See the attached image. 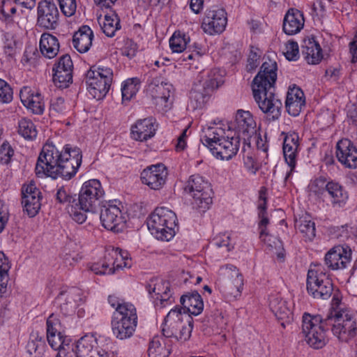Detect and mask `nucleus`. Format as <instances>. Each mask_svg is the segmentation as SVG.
<instances>
[{"instance_id": "21", "label": "nucleus", "mask_w": 357, "mask_h": 357, "mask_svg": "<svg viewBox=\"0 0 357 357\" xmlns=\"http://www.w3.org/2000/svg\"><path fill=\"white\" fill-rule=\"evenodd\" d=\"M146 289L154 298L156 307H165L172 302L170 284L168 281L162 280H153L147 284Z\"/></svg>"}, {"instance_id": "22", "label": "nucleus", "mask_w": 357, "mask_h": 357, "mask_svg": "<svg viewBox=\"0 0 357 357\" xmlns=\"http://www.w3.org/2000/svg\"><path fill=\"white\" fill-rule=\"evenodd\" d=\"M61 312L65 315L73 314L77 307L82 303V292L79 289L71 287L61 291L56 298Z\"/></svg>"}, {"instance_id": "13", "label": "nucleus", "mask_w": 357, "mask_h": 357, "mask_svg": "<svg viewBox=\"0 0 357 357\" xmlns=\"http://www.w3.org/2000/svg\"><path fill=\"white\" fill-rule=\"evenodd\" d=\"M227 23L225 10L213 6L205 11L201 27L204 33L213 36L223 32Z\"/></svg>"}, {"instance_id": "61", "label": "nucleus", "mask_w": 357, "mask_h": 357, "mask_svg": "<svg viewBox=\"0 0 357 357\" xmlns=\"http://www.w3.org/2000/svg\"><path fill=\"white\" fill-rule=\"evenodd\" d=\"M298 45L295 41H289L286 45L285 57L289 61H296L298 59Z\"/></svg>"}, {"instance_id": "28", "label": "nucleus", "mask_w": 357, "mask_h": 357, "mask_svg": "<svg viewBox=\"0 0 357 357\" xmlns=\"http://www.w3.org/2000/svg\"><path fill=\"white\" fill-rule=\"evenodd\" d=\"M22 104L35 114H41L44 111V102L40 93L24 86L20 92Z\"/></svg>"}, {"instance_id": "9", "label": "nucleus", "mask_w": 357, "mask_h": 357, "mask_svg": "<svg viewBox=\"0 0 357 357\" xmlns=\"http://www.w3.org/2000/svg\"><path fill=\"white\" fill-rule=\"evenodd\" d=\"M306 285L308 294L317 301L328 300L334 289L331 279L324 272L321 266L310 268Z\"/></svg>"}, {"instance_id": "4", "label": "nucleus", "mask_w": 357, "mask_h": 357, "mask_svg": "<svg viewBox=\"0 0 357 357\" xmlns=\"http://www.w3.org/2000/svg\"><path fill=\"white\" fill-rule=\"evenodd\" d=\"M192 328V317L185 312H182L179 307H176L165 317L161 331L167 339L174 338L176 341L185 342L191 337Z\"/></svg>"}, {"instance_id": "36", "label": "nucleus", "mask_w": 357, "mask_h": 357, "mask_svg": "<svg viewBox=\"0 0 357 357\" xmlns=\"http://www.w3.org/2000/svg\"><path fill=\"white\" fill-rule=\"evenodd\" d=\"M40 51L47 59L54 58L59 51V43L56 37L50 33H43L40 39Z\"/></svg>"}, {"instance_id": "32", "label": "nucleus", "mask_w": 357, "mask_h": 357, "mask_svg": "<svg viewBox=\"0 0 357 357\" xmlns=\"http://www.w3.org/2000/svg\"><path fill=\"white\" fill-rule=\"evenodd\" d=\"M93 33L87 25L82 26L73 35V45L80 53L88 52L92 45Z\"/></svg>"}, {"instance_id": "15", "label": "nucleus", "mask_w": 357, "mask_h": 357, "mask_svg": "<svg viewBox=\"0 0 357 357\" xmlns=\"http://www.w3.org/2000/svg\"><path fill=\"white\" fill-rule=\"evenodd\" d=\"M352 251L347 245H337L325 255L324 264L332 271L344 269L350 264Z\"/></svg>"}, {"instance_id": "2", "label": "nucleus", "mask_w": 357, "mask_h": 357, "mask_svg": "<svg viewBox=\"0 0 357 357\" xmlns=\"http://www.w3.org/2000/svg\"><path fill=\"white\" fill-rule=\"evenodd\" d=\"M277 63L268 59L263 63L252 83V90L259 108L272 120L281 114L282 102L276 96L275 84L277 79Z\"/></svg>"}, {"instance_id": "31", "label": "nucleus", "mask_w": 357, "mask_h": 357, "mask_svg": "<svg viewBox=\"0 0 357 357\" xmlns=\"http://www.w3.org/2000/svg\"><path fill=\"white\" fill-rule=\"evenodd\" d=\"M183 305L182 312H185L190 315H198L204 309V303L200 294L195 291L183 295L180 299Z\"/></svg>"}, {"instance_id": "12", "label": "nucleus", "mask_w": 357, "mask_h": 357, "mask_svg": "<svg viewBox=\"0 0 357 357\" xmlns=\"http://www.w3.org/2000/svg\"><path fill=\"white\" fill-rule=\"evenodd\" d=\"M222 84L218 78H209L203 84H195L190 93V105L193 109H201L209 100L215 89Z\"/></svg>"}, {"instance_id": "39", "label": "nucleus", "mask_w": 357, "mask_h": 357, "mask_svg": "<svg viewBox=\"0 0 357 357\" xmlns=\"http://www.w3.org/2000/svg\"><path fill=\"white\" fill-rule=\"evenodd\" d=\"M301 50L308 63L317 64L323 57L321 48L314 39L305 41V45H302Z\"/></svg>"}, {"instance_id": "5", "label": "nucleus", "mask_w": 357, "mask_h": 357, "mask_svg": "<svg viewBox=\"0 0 357 357\" xmlns=\"http://www.w3.org/2000/svg\"><path fill=\"white\" fill-rule=\"evenodd\" d=\"M333 324L332 317L328 316L323 319L320 315H311L304 313L302 320V333L306 342L312 348L318 349L324 347L327 342V331Z\"/></svg>"}, {"instance_id": "18", "label": "nucleus", "mask_w": 357, "mask_h": 357, "mask_svg": "<svg viewBox=\"0 0 357 357\" xmlns=\"http://www.w3.org/2000/svg\"><path fill=\"white\" fill-rule=\"evenodd\" d=\"M167 169L162 163L152 165L145 168L141 173L142 182L151 189L160 190L166 183Z\"/></svg>"}, {"instance_id": "50", "label": "nucleus", "mask_w": 357, "mask_h": 357, "mask_svg": "<svg viewBox=\"0 0 357 357\" xmlns=\"http://www.w3.org/2000/svg\"><path fill=\"white\" fill-rule=\"evenodd\" d=\"M188 48L189 50L185 52L181 58L183 61L196 59H198L205 54L204 47L199 43L195 42L192 45H190Z\"/></svg>"}, {"instance_id": "54", "label": "nucleus", "mask_w": 357, "mask_h": 357, "mask_svg": "<svg viewBox=\"0 0 357 357\" xmlns=\"http://www.w3.org/2000/svg\"><path fill=\"white\" fill-rule=\"evenodd\" d=\"M211 244L218 248H225L227 252L234 248L233 245L231 243L230 236L228 234L218 235L213 238Z\"/></svg>"}, {"instance_id": "47", "label": "nucleus", "mask_w": 357, "mask_h": 357, "mask_svg": "<svg viewBox=\"0 0 357 357\" xmlns=\"http://www.w3.org/2000/svg\"><path fill=\"white\" fill-rule=\"evenodd\" d=\"M112 318L121 320L137 321V314L136 307L133 304L126 302L114 312Z\"/></svg>"}, {"instance_id": "40", "label": "nucleus", "mask_w": 357, "mask_h": 357, "mask_svg": "<svg viewBox=\"0 0 357 357\" xmlns=\"http://www.w3.org/2000/svg\"><path fill=\"white\" fill-rule=\"evenodd\" d=\"M296 227L303 234L305 241H311L315 237V224L310 217L303 216L296 220Z\"/></svg>"}, {"instance_id": "1", "label": "nucleus", "mask_w": 357, "mask_h": 357, "mask_svg": "<svg viewBox=\"0 0 357 357\" xmlns=\"http://www.w3.org/2000/svg\"><path fill=\"white\" fill-rule=\"evenodd\" d=\"M82 155L79 148L66 144L59 151L54 144H45L38 156L35 172L38 177L71 179L82 164Z\"/></svg>"}, {"instance_id": "51", "label": "nucleus", "mask_w": 357, "mask_h": 357, "mask_svg": "<svg viewBox=\"0 0 357 357\" xmlns=\"http://www.w3.org/2000/svg\"><path fill=\"white\" fill-rule=\"evenodd\" d=\"M75 197L76 195H72L70 192L64 187L59 188L56 194V199L59 203L66 204L70 207L77 202Z\"/></svg>"}, {"instance_id": "53", "label": "nucleus", "mask_w": 357, "mask_h": 357, "mask_svg": "<svg viewBox=\"0 0 357 357\" xmlns=\"http://www.w3.org/2000/svg\"><path fill=\"white\" fill-rule=\"evenodd\" d=\"M0 13L2 15L1 20L6 22L13 21V15L16 13V7L10 0H3L0 7Z\"/></svg>"}, {"instance_id": "38", "label": "nucleus", "mask_w": 357, "mask_h": 357, "mask_svg": "<svg viewBox=\"0 0 357 357\" xmlns=\"http://www.w3.org/2000/svg\"><path fill=\"white\" fill-rule=\"evenodd\" d=\"M96 340L92 335H86L81 337L75 346L78 357H93L97 351Z\"/></svg>"}, {"instance_id": "35", "label": "nucleus", "mask_w": 357, "mask_h": 357, "mask_svg": "<svg viewBox=\"0 0 357 357\" xmlns=\"http://www.w3.org/2000/svg\"><path fill=\"white\" fill-rule=\"evenodd\" d=\"M227 268L232 272L231 277L234 279L227 282L225 287V292L228 297L236 299L241 294L243 286V276L233 265L227 266Z\"/></svg>"}, {"instance_id": "49", "label": "nucleus", "mask_w": 357, "mask_h": 357, "mask_svg": "<svg viewBox=\"0 0 357 357\" xmlns=\"http://www.w3.org/2000/svg\"><path fill=\"white\" fill-rule=\"evenodd\" d=\"M261 240L267 245L270 250H275L278 258L284 259V250L283 248V243L279 238L266 234Z\"/></svg>"}, {"instance_id": "62", "label": "nucleus", "mask_w": 357, "mask_h": 357, "mask_svg": "<svg viewBox=\"0 0 357 357\" xmlns=\"http://www.w3.org/2000/svg\"><path fill=\"white\" fill-rule=\"evenodd\" d=\"M68 109L64 99L61 97H57L52 100L50 105L52 112H54L58 114H64Z\"/></svg>"}, {"instance_id": "19", "label": "nucleus", "mask_w": 357, "mask_h": 357, "mask_svg": "<svg viewBox=\"0 0 357 357\" xmlns=\"http://www.w3.org/2000/svg\"><path fill=\"white\" fill-rule=\"evenodd\" d=\"M73 64L68 54L61 56L53 68V82L59 88H66L73 82Z\"/></svg>"}, {"instance_id": "23", "label": "nucleus", "mask_w": 357, "mask_h": 357, "mask_svg": "<svg viewBox=\"0 0 357 357\" xmlns=\"http://www.w3.org/2000/svg\"><path fill=\"white\" fill-rule=\"evenodd\" d=\"M269 307L282 327L289 324L293 320V313L288 307L286 301L278 294H272L269 296Z\"/></svg>"}, {"instance_id": "3", "label": "nucleus", "mask_w": 357, "mask_h": 357, "mask_svg": "<svg viewBox=\"0 0 357 357\" xmlns=\"http://www.w3.org/2000/svg\"><path fill=\"white\" fill-rule=\"evenodd\" d=\"M200 140L215 158L226 160L237 154L241 144L240 136L234 135L231 127L227 130L217 126L204 127Z\"/></svg>"}, {"instance_id": "43", "label": "nucleus", "mask_w": 357, "mask_h": 357, "mask_svg": "<svg viewBox=\"0 0 357 357\" xmlns=\"http://www.w3.org/2000/svg\"><path fill=\"white\" fill-rule=\"evenodd\" d=\"M190 37L185 33L175 31L169 39V46L174 53L183 52L190 43Z\"/></svg>"}, {"instance_id": "55", "label": "nucleus", "mask_w": 357, "mask_h": 357, "mask_svg": "<svg viewBox=\"0 0 357 357\" xmlns=\"http://www.w3.org/2000/svg\"><path fill=\"white\" fill-rule=\"evenodd\" d=\"M13 90L3 79H0V102L9 103L13 100Z\"/></svg>"}, {"instance_id": "44", "label": "nucleus", "mask_w": 357, "mask_h": 357, "mask_svg": "<svg viewBox=\"0 0 357 357\" xmlns=\"http://www.w3.org/2000/svg\"><path fill=\"white\" fill-rule=\"evenodd\" d=\"M140 87L139 79L137 77L128 79L121 86L123 102L130 100L135 96Z\"/></svg>"}, {"instance_id": "11", "label": "nucleus", "mask_w": 357, "mask_h": 357, "mask_svg": "<svg viewBox=\"0 0 357 357\" xmlns=\"http://www.w3.org/2000/svg\"><path fill=\"white\" fill-rule=\"evenodd\" d=\"M104 195L105 191L98 179L89 180L82 186L77 205L84 211L94 213Z\"/></svg>"}, {"instance_id": "7", "label": "nucleus", "mask_w": 357, "mask_h": 357, "mask_svg": "<svg viewBox=\"0 0 357 357\" xmlns=\"http://www.w3.org/2000/svg\"><path fill=\"white\" fill-rule=\"evenodd\" d=\"M185 192L192 198L194 208L205 211L212 204L213 190L210 183L199 174L192 175L184 188Z\"/></svg>"}, {"instance_id": "8", "label": "nucleus", "mask_w": 357, "mask_h": 357, "mask_svg": "<svg viewBox=\"0 0 357 357\" xmlns=\"http://www.w3.org/2000/svg\"><path fill=\"white\" fill-rule=\"evenodd\" d=\"M333 324H330L333 334L340 341L347 342L357 335V314L348 309H340L331 313Z\"/></svg>"}, {"instance_id": "26", "label": "nucleus", "mask_w": 357, "mask_h": 357, "mask_svg": "<svg viewBox=\"0 0 357 357\" xmlns=\"http://www.w3.org/2000/svg\"><path fill=\"white\" fill-rule=\"evenodd\" d=\"M156 128L157 125L153 118L139 119L131 127V137L137 141H147L155 135Z\"/></svg>"}, {"instance_id": "6", "label": "nucleus", "mask_w": 357, "mask_h": 357, "mask_svg": "<svg viewBox=\"0 0 357 357\" xmlns=\"http://www.w3.org/2000/svg\"><path fill=\"white\" fill-rule=\"evenodd\" d=\"M147 227L157 239L169 241L178 229L176 213L165 207L157 208L147 220Z\"/></svg>"}, {"instance_id": "48", "label": "nucleus", "mask_w": 357, "mask_h": 357, "mask_svg": "<svg viewBox=\"0 0 357 357\" xmlns=\"http://www.w3.org/2000/svg\"><path fill=\"white\" fill-rule=\"evenodd\" d=\"M18 132L26 139H33L37 136L34 123L28 119H22L18 123Z\"/></svg>"}, {"instance_id": "42", "label": "nucleus", "mask_w": 357, "mask_h": 357, "mask_svg": "<svg viewBox=\"0 0 357 357\" xmlns=\"http://www.w3.org/2000/svg\"><path fill=\"white\" fill-rule=\"evenodd\" d=\"M116 254L114 251H106L102 263H96L91 265V270L97 275L112 274V268L109 266V262H114L112 259L116 258Z\"/></svg>"}, {"instance_id": "41", "label": "nucleus", "mask_w": 357, "mask_h": 357, "mask_svg": "<svg viewBox=\"0 0 357 357\" xmlns=\"http://www.w3.org/2000/svg\"><path fill=\"white\" fill-rule=\"evenodd\" d=\"M45 344L37 333H32L26 344V351L31 357H41L45 351Z\"/></svg>"}, {"instance_id": "16", "label": "nucleus", "mask_w": 357, "mask_h": 357, "mask_svg": "<svg viewBox=\"0 0 357 357\" xmlns=\"http://www.w3.org/2000/svg\"><path fill=\"white\" fill-rule=\"evenodd\" d=\"M37 10V24L40 27L52 30L58 26L59 12L54 2L43 0L39 2Z\"/></svg>"}, {"instance_id": "52", "label": "nucleus", "mask_w": 357, "mask_h": 357, "mask_svg": "<svg viewBox=\"0 0 357 357\" xmlns=\"http://www.w3.org/2000/svg\"><path fill=\"white\" fill-rule=\"evenodd\" d=\"M327 187L328 181L321 176L314 179L310 185V191L317 197H326Z\"/></svg>"}, {"instance_id": "56", "label": "nucleus", "mask_w": 357, "mask_h": 357, "mask_svg": "<svg viewBox=\"0 0 357 357\" xmlns=\"http://www.w3.org/2000/svg\"><path fill=\"white\" fill-rule=\"evenodd\" d=\"M63 14L66 17L73 16L77 9L76 0H57Z\"/></svg>"}, {"instance_id": "59", "label": "nucleus", "mask_w": 357, "mask_h": 357, "mask_svg": "<svg viewBox=\"0 0 357 357\" xmlns=\"http://www.w3.org/2000/svg\"><path fill=\"white\" fill-rule=\"evenodd\" d=\"M87 211H84L79 208L77 205V202L75 204H72L70 208H68V213L71 215L73 220L79 224H82L85 222L86 219V213Z\"/></svg>"}, {"instance_id": "57", "label": "nucleus", "mask_w": 357, "mask_h": 357, "mask_svg": "<svg viewBox=\"0 0 357 357\" xmlns=\"http://www.w3.org/2000/svg\"><path fill=\"white\" fill-rule=\"evenodd\" d=\"M61 325L59 319L52 314L47 319V336L61 332Z\"/></svg>"}, {"instance_id": "46", "label": "nucleus", "mask_w": 357, "mask_h": 357, "mask_svg": "<svg viewBox=\"0 0 357 357\" xmlns=\"http://www.w3.org/2000/svg\"><path fill=\"white\" fill-rule=\"evenodd\" d=\"M120 20L116 13L111 15H105L101 29L103 33L108 37H113L116 31L120 29Z\"/></svg>"}, {"instance_id": "29", "label": "nucleus", "mask_w": 357, "mask_h": 357, "mask_svg": "<svg viewBox=\"0 0 357 357\" xmlns=\"http://www.w3.org/2000/svg\"><path fill=\"white\" fill-rule=\"evenodd\" d=\"M303 13L296 8H289L283 19L282 29L287 35L299 33L304 26Z\"/></svg>"}, {"instance_id": "33", "label": "nucleus", "mask_w": 357, "mask_h": 357, "mask_svg": "<svg viewBox=\"0 0 357 357\" xmlns=\"http://www.w3.org/2000/svg\"><path fill=\"white\" fill-rule=\"evenodd\" d=\"M137 321L121 320L112 318V329L114 335L119 340H126L132 336Z\"/></svg>"}, {"instance_id": "64", "label": "nucleus", "mask_w": 357, "mask_h": 357, "mask_svg": "<svg viewBox=\"0 0 357 357\" xmlns=\"http://www.w3.org/2000/svg\"><path fill=\"white\" fill-rule=\"evenodd\" d=\"M17 45L16 40L13 37L6 38L3 46L4 54L9 57H13L17 52Z\"/></svg>"}, {"instance_id": "27", "label": "nucleus", "mask_w": 357, "mask_h": 357, "mask_svg": "<svg viewBox=\"0 0 357 357\" xmlns=\"http://www.w3.org/2000/svg\"><path fill=\"white\" fill-rule=\"evenodd\" d=\"M299 137L298 133L295 132L287 133L284 138L282 149L284 160L291 168L287 176L290 175L296 167Z\"/></svg>"}, {"instance_id": "60", "label": "nucleus", "mask_w": 357, "mask_h": 357, "mask_svg": "<svg viewBox=\"0 0 357 357\" xmlns=\"http://www.w3.org/2000/svg\"><path fill=\"white\" fill-rule=\"evenodd\" d=\"M305 102L303 91L298 87L289 88L287 92L286 102Z\"/></svg>"}, {"instance_id": "37", "label": "nucleus", "mask_w": 357, "mask_h": 357, "mask_svg": "<svg viewBox=\"0 0 357 357\" xmlns=\"http://www.w3.org/2000/svg\"><path fill=\"white\" fill-rule=\"evenodd\" d=\"M11 268L10 262L6 255L0 251V296L6 297L10 293L9 271Z\"/></svg>"}, {"instance_id": "24", "label": "nucleus", "mask_w": 357, "mask_h": 357, "mask_svg": "<svg viewBox=\"0 0 357 357\" xmlns=\"http://www.w3.org/2000/svg\"><path fill=\"white\" fill-rule=\"evenodd\" d=\"M336 156L346 167H357V149L349 139H342L337 143Z\"/></svg>"}, {"instance_id": "34", "label": "nucleus", "mask_w": 357, "mask_h": 357, "mask_svg": "<svg viewBox=\"0 0 357 357\" xmlns=\"http://www.w3.org/2000/svg\"><path fill=\"white\" fill-rule=\"evenodd\" d=\"M163 335L154 336L148 348V357H168L171 353V344Z\"/></svg>"}, {"instance_id": "45", "label": "nucleus", "mask_w": 357, "mask_h": 357, "mask_svg": "<svg viewBox=\"0 0 357 357\" xmlns=\"http://www.w3.org/2000/svg\"><path fill=\"white\" fill-rule=\"evenodd\" d=\"M107 251H114L116 254V258L114 257L112 261L114 262H109V266L112 268L114 273L115 271L123 268H129L131 266L130 259L128 257V253L126 251H123L119 248H112Z\"/></svg>"}, {"instance_id": "17", "label": "nucleus", "mask_w": 357, "mask_h": 357, "mask_svg": "<svg viewBox=\"0 0 357 357\" xmlns=\"http://www.w3.org/2000/svg\"><path fill=\"white\" fill-rule=\"evenodd\" d=\"M22 204L29 217L36 216L41 207L42 195L35 182L30 181L22 188Z\"/></svg>"}, {"instance_id": "25", "label": "nucleus", "mask_w": 357, "mask_h": 357, "mask_svg": "<svg viewBox=\"0 0 357 357\" xmlns=\"http://www.w3.org/2000/svg\"><path fill=\"white\" fill-rule=\"evenodd\" d=\"M100 218L105 229L114 232H118L121 229L119 226L123 222L120 208L111 203L103 206Z\"/></svg>"}, {"instance_id": "14", "label": "nucleus", "mask_w": 357, "mask_h": 357, "mask_svg": "<svg viewBox=\"0 0 357 357\" xmlns=\"http://www.w3.org/2000/svg\"><path fill=\"white\" fill-rule=\"evenodd\" d=\"M148 90L160 109L167 111L171 108L172 105L171 97L174 93L172 84L155 79L149 85Z\"/></svg>"}, {"instance_id": "63", "label": "nucleus", "mask_w": 357, "mask_h": 357, "mask_svg": "<svg viewBox=\"0 0 357 357\" xmlns=\"http://www.w3.org/2000/svg\"><path fill=\"white\" fill-rule=\"evenodd\" d=\"M305 105V102H285L287 112L293 116L299 115Z\"/></svg>"}, {"instance_id": "58", "label": "nucleus", "mask_w": 357, "mask_h": 357, "mask_svg": "<svg viewBox=\"0 0 357 357\" xmlns=\"http://www.w3.org/2000/svg\"><path fill=\"white\" fill-rule=\"evenodd\" d=\"M47 339L50 347L54 350L59 351V349H63L66 347L64 344L65 340L61 333L49 335L47 336Z\"/></svg>"}, {"instance_id": "10", "label": "nucleus", "mask_w": 357, "mask_h": 357, "mask_svg": "<svg viewBox=\"0 0 357 357\" xmlns=\"http://www.w3.org/2000/svg\"><path fill=\"white\" fill-rule=\"evenodd\" d=\"M113 79V71L104 66L93 67L86 75V84L89 93L96 99L103 98L108 93Z\"/></svg>"}, {"instance_id": "30", "label": "nucleus", "mask_w": 357, "mask_h": 357, "mask_svg": "<svg viewBox=\"0 0 357 357\" xmlns=\"http://www.w3.org/2000/svg\"><path fill=\"white\" fill-rule=\"evenodd\" d=\"M330 199L333 208H342L345 206L349 196L347 192L339 183L334 181H328L326 197Z\"/></svg>"}, {"instance_id": "20", "label": "nucleus", "mask_w": 357, "mask_h": 357, "mask_svg": "<svg viewBox=\"0 0 357 357\" xmlns=\"http://www.w3.org/2000/svg\"><path fill=\"white\" fill-rule=\"evenodd\" d=\"M232 129L234 134L242 137L245 142L257 133V124L250 112L238 110Z\"/></svg>"}]
</instances>
